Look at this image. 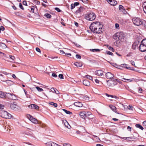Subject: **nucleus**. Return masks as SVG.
<instances>
[{
  "mask_svg": "<svg viewBox=\"0 0 146 146\" xmlns=\"http://www.w3.org/2000/svg\"><path fill=\"white\" fill-rule=\"evenodd\" d=\"M81 1L85 4H88L89 1L88 0H82Z\"/></svg>",
  "mask_w": 146,
  "mask_h": 146,
  "instance_id": "52",
  "label": "nucleus"
},
{
  "mask_svg": "<svg viewBox=\"0 0 146 146\" xmlns=\"http://www.w3.org/2000/svg\"><path fill=\"white\" fill-rule=\"evenodd\" d=\"M74 64L77 67H81L82 66V62H75Z\"/></svg>",
  "mask_w": 146,
  "mask_h": 146,
  "instance_id": "23",
  "label": "nucleus"
},
{
  "mask_svg": "<svg viewBox=\"0 0 146 146\" xmlns=\"http://www.w3.org/2000/svg\"><path fill=\"white\" fill-rule=\"evenodd\" d=\"M36 88L39 92H40L43 91V90L42 88H40L38 86H36Z\"/></svg>",
  "mask_w": 146,
  "mask_h": 146,
  "instance_id": "45",
  "label": "nucleus"
},
{
  "mask_svg": "<svg viewBox=\"0 0 146 146\" xmlns=\"http://www.w3.org/2000/svg\"><path fill=\"white\" fill-rule=\"evenodd\" d=\"M52 143H50V146H61L60 145H59L58 144H57L55 143H54V142H52Z\"/></svg>",
  "mask_w": 146,
  "mask_h": 146,
  "instance_id": "48",
  "label": "nucleus"
},
{
  "mask_svg": "<svg viewBox=\"0 0 146 146\" xmlns=\"http://www.w3.org/2000/svg\"><path fill=\"white\" fill-rule=\"evenodd\" d=\"M109 62L110 63V64L111 65L117 68H119V66L116 63H114L112 62Z\"/></svg>",
  "mask_w": 146,
  "mask_h": 146,
  "instance_id": "36",
  "label": "nucleus"
},
{
  "mask_svg": "<svg viewBox=\"0 0 146 146\" xmlns=\"http://www.w3.org/2000/svg\"><path fill=\"white\" fill-rule=\"evenodd\" d=\"M113 38L115 40L117 39L119 40H124V39L126 37V35L123 31L117 32L113 36Z\"/></svg>",
  "mask_w": 146,
  "mask_h": 146,
  "instance_id": "2",
  "label": "nucleus"
},
{
  "mask_svg": "<svg viewBox=\"0 0 146 146\" xmlns=\"http://www.w3.org/2000/svg\"><path fill=\"white\" fill-rule=\"evenodd\" d=\"M54 9L56 11L58 12H60L62 11L61 10H60L59 8L58 7H55V8Z\"/></svg>",
  "mask_w": 146,
  "mask_h": 146,
  "instance_id": "51",
  "label": "nucleus"
},
{
  "mask_svg": "<svg viewBox=\"0 0 146 146\" xmlns=\"http://www.w3.org/2000/svg\"><path fill=\"white\" fill-rule=\"evenodd\" d=\"M0 46L1 47L2 49L5 48L7 47L6 45L3 42H0Z\"/></svg>",
  "mask_w": 146,
  "mask_h": 146,
  "instance_id": "27",
  "label": "nucleus"
},
{
  "mask_svg": "<svg viewBox=\"0 0 146 146\" xmlns=\"http://www.w3.org/2000/svg\"><path fill=\"white\" fill-rule=\"evenodd\" d=\"M85 18L86 19L89 21H93L96 18L95 14L94 13L91 12L86 15Z\"/></svg>",
  "mask_w": 146,
  "mask_h": 146,
  "instance_id": "5",
  "label": "nucleus"
},
{
  "mask_svg": "<svg viewBox=\"0 0 146 146\" xmlns=\"http://www.w3.org/2000/svg\"><path fill=\"white\" fill-rule=\"evenodd\" d=\"M30 121L35 124H39L40 126L41 125L42 122L38 121L35 118L33 117V118L31 119Z\"/></svg>",
  "mask_w": 146,
  "mask_h": 146,
  "instance_id": "11",
  "label": "nucleus"
},
{
  "mask_svg": "<svg viewBox=\"0 0 146 146\" xmlns=\"http://www.w3.org/2000/svg\"><path fill=\"white\" fill-rule=\"evenodd\" d=\"M122 79L125 80V81L123 80H122V81H123L125 82H128L129 81L130 82H131V81H132V80H131L129 79H125V78H122Z\"/></svg>",
  "mask_w": 146,
  "mask_h": 146,
  "instance_id": "46",
  "label": "nucleus"
},
{
  "mask_svg": "<svg viewBox=\"0 0 146 146\" xmlns=\"http://www.w3.org/2000/svg\"><path fill=\"white\" fill-rule=\"evenodd\" d=\"M90 50L93 52H99L100 51V49H90Z\"/></svg>",
  "mask_w": 146,
  "mask_h": 146,
  "instance_id": "42",
  "label": "nucleus"
},
{
  "mask_svg": "<svg viewBox=\"0 0 146 146\" xmlns=\"http://www.w3.org/2000/svg\"><path fill=\"white\" fill-rule=\"evenodd\" d=\"M119 10L121 11L123 13L125 14L127 13L126 10L122 5H119Z\"/></svg>",
  "mask_w": 146,
  "mask_h": 146,
  "instance_id": "18",
  "label": "nucleus"
},
{
  "mask_svg": "<svg viewBox=\"0 0 146 146\" xmlns=\"http://www.w3.org/2000/svg\"><path fill=\"white\" fill-rule=\"evenodd\" d=\"M139 50L142 52L146 51V38L141 41V44L139 47Z\"/></svg>",
  "mask_w": 146,
  "mask_h": 146,
  "instance_id": "3",
  "label": "nucleus"
},
{
  "mask_svg": "<svg viewBox=\"0 0 146 146\" xmlns=\"http://www.w3.org/2000/svg\"><path fill=\"white\" fill-rule=\"evenodd\" d=\"M103 72L101 70H97L95 71L96 74L98 76H102Z\"/></svg>",
  "mask_w": 146,
  "mask_h": 146,
  "instance_id": "17",
  "label": "nucleus"
},
{
  "mask_svg": "<svg viewBox=\"0 0 146 146\" xmlns=\"http://www.w3.org/2000/svg\"><path fill=\"white\" fill-rule=\"evenodd\" d=\"M89 138H90L89 137L86 136H84L83 141L85 142H87L88 141V139Z\"/></svg>",
  "mask_w": 146,
  "mask_h": 146,
  "instance_id": "38",
  "label": "nucleus"
},
{
  "mask_svg": "<svg viewBox=\"0 0 146 146\" xmlns=\"http://www.w3.org/2000/svg\"><path fill=\"white\" fill-rule=\"evenodd\" d=\"M35 3L37 5H39L40 4V2L39 1L35 0L34 1Z\"/></svg>",
  "mask_w": 146,
  "mask_h": 146,
  "instance_id": "55",
  "label": "nucleus"
},
{
  "mask_svg": "<svg viewBox=\"0 0 146 146\" xmlns=\"http://www.w3.org/2000/svg\"><path fill=\"white\" fill-rule=\"evenodd\" d=\"M133 23L137 26L141 25L143 20L139 18H134L133 19Z\"/></svg>",
  "mask_w": 146,
  "mask_h": 146,
  "instance_id": "6",
  "label": "nucleus"
},
{
  "mask_svg": "<svg viewBox=\"0 0 146 146\" xmlns=\"http://www.w3.org/2000/svg\"><path fill=\"white\" fill-rule=\"evenodd\" d=\"M8 105H9L11 109L15 111H17L18 110V106L14 103H8Z\"/></svg>",
  "mask_w": 146,
  "mask_h": 146,
  "instance_id": "8",
  "label": "nucleus"
},
{
  "mask_svg": "<svg viewBox=\"0 0 146 146\" xmlns=\"http://www.w3.org/2000/svg\"><path fill=\"white\" fill-rule=\"evenodd\" d=\"M122 139L124 140H126L127 141H131V140L129 139H135V138H134L133 137H123L122 138Z\"/></svg>",
  "mask_w": 146,
  "mask_h": 146,
  "instance_id": "29",
  "label": "nucleus"
},
{
  "mask_svg": "<svg viewBox=\"0 0 146 146\" xmlns=\"http://www.w3.org/2000/svg\"><path fill=\"white\" fill-rule=\"evenodd\" d=\"M98 21L92 23L90 25L89 28L91 31L94 33L97 34L102 33H103V31L102 30L100 32L98 31Z\"/></svg>",
  "mask_w": 146,
  "mask_h": 146,
  "instance_id": "1",
  "label": "nucleus"
},
{
  "mask_svg": "<svg viewBox=\"0 0 146 146\" xmlns=\"http://www.w3.org/2000/svg\"><path fill=\"white\" fill-rule=\"evenodd\" d=\"M74 105L78 107H82L83 106V104L81 102H76L74 103Z\"/></svg>",
  "mask_w": 146,
  "mask_h": 146,
  "instance_id": "22",
  "label": "nucleus"
},
{
  "mask_svg": "<svg viewBox=\"0 0 146 146\" xmlns=\"http://www.w3.org/2000/svg\"><path fill=\"white\" fill-rule=\"evenodd\" d=\"M106 52L108 55H111V56L113 55V53L110 51H106Z\"/></svg>",
  "mask_w": 146,
  "mask_h": 146,
  "instance_id": "47",
  "label": "nucleus"
},
{
  "mask_svg": "<svg viewBox=\"0 0 146 146\" xmlns=\"http://www.w3.org/2000/svg\"><path fill=\"white\" fill-rule=\"evenodd\" d=\"M127 107L128 108V109L130 110H133V108L131 106H130L129 105Z\"/></svg>",
  "mask_w": 146,
  "mask_h": 146,
  "instance_id": "58",
  "label": "nucleus"
},
{
  "mask_svg": "<svg viewBox=\"0 0 146 146\" xmlns=\"http://www.w3.org/2000/svg\"><path fill=\"white\" fill-rule=\"evenodd\" d=\"M27 116L30 120H31V119H32L33 117L31 115L29 114H27Z\"/></svg>",
  "mask_w": 146,
  "mask_h": 146,
  "instance_id": "50",
  "label": "nucleus"
},
{
  "mask_svg": "<svg viewBox=\"0 0 146 146\" xmlns=\"http://www.w3.org/2000/svg\"><path fill=\"white\" fill-rule=\"evenodd\" d=\"M36 50L38 52L41 53V50L38 47H36Z\"/></svg>",
  "mask_w": 146,
  "mask_h": 146,
  "instance_id": "59",
  "label": "nucleus"
},
{
  "mask_svg": "<svg viewBox=\"0 0 146 146\" xmlns=\"http://www.w3.org/2000/svg\"><path fill=\"white\" fill-rule=\"evenodd\" d=\"M109 107L110 108V109L114 112H115L117 113L120 114L119 113L117 112V108L114 106H113L112 105H109Z\"/></svg>",
  "mask_w": 146,
  "mask_h": 146,
  "instance_id": "13",
  "label": "nucleus"
},
{
  "mask_svg": "<svg viewBox=\"0 0 146 146\" xmlns=\"http://www.w3.org/2000/svg\"><path fill=\"white\" fill-rule=\"evenodd\" d=\"M56 91L54 88H51L50 90L53 92H54V93H56V94H59V92L56 89Z\"/></svg>",
  "mask_w": 146,
  "mask_h": 146,
  "instance_id": "26",
  "label": "nucleus"
},
{
  "mask_svg": "<svg viewBox=\"0 0 146 146\" xmlns=\"http://www.w3.org/2000/svg\"><path fill=\"white\" fill-rule=\"evenodd\" d=\"M0 79H1V81L3 82L5 81L7 83H9V82L10 81L11 82V81L10 80H6L4 77H3V78H1L0 77Z\"/></svg>",
  "mask_w": 146,
  "mask_h": 146,
  "instance_id": "43",
  "label": "nucleus"
},
{
  "mask_svg": "<svg viewBox=\"0 0 146 146\" xmlns=\"http://www.w3.org/2000/svg\"><path fill=\"white\" fill-rule=\"evenodd\" d=\"M139 43H137V42H134L132 45V48L133 49L135 50V49L136 46L138 45V44H139Z\"/></svg>",
  "mask_w": 146,
  "mask_h": 146,
  "instance_id": "28",
  "label": "nucleus"
},
{
  "mask_svg": "<svg viewBox=\"0 0 146 146\" xmlns=\"http://www.w3.org/2000/svg\"><path fill=\"white\" fill-rule=\"evenodd\" d=\"M28 107L31 109L33 110H38L39 109V107L36 105L35 104H31L28 106Z\"/></svg>",
  "mask_w": 146,
  "mask_h": 146,
  "instance_id": "12",
  "label": "nucleus"
},
{
  "mask_svg": "<svg viewBox=\"0 0 146 146\" xmlns=\"http://www.w3.org/2000/svg\"><path fill=\"white\" fill-rule=\"evenodd\" d=\"M73 4L74 5V6L75 7L76 6L80 4V3L79 2H76L74 3H73Z\"/></svg>",
  "mask_w": 146,
  "mask_h": 146,
  "instance_id": "61",
  "label": "nucleus"
},
{
  "mask_svg": "<svg viewBox=\"0 0 146 146\" xmlns=\"http://www.w3.org/2000/svg\"><path fill=\"white\" fill-rule=\"evenodd\" d=\"M111 82L112 84V86H115L117 84V81L118 80V79H115L114 78H112L111 79Z\"/></svg>",
  "mask_w": 146,
  "mask_h": 146,
  "instance_id": "19",
  "label": "nucleus"
},
{
  "mask_svg": "<svg viewBox=\"0 0 146 146\" xmlns=\"http://www.w3.org/2000/svg\"><path fill=\"white\" fill-rule=\"evenodd\" d=\"M141 37L140 36H138L136 38V40L135 42H137V43H139L140 42H141Z\"/></svg>",
  "mask_w": 146,
  "mask_h": 146,
  "instance_id": "25",
  "label": "nucleus"
},
{
  "mask_svg": "<svg viewBox=\"0 0 146 146\" xmlns=\"http://www.w3.org/2000/svg\"><path fill=\"white\" fill-rule=\"evenodd\" d=\"M19 8L23 10H24V9L23 7V5L21 3H20L19 5Z\"/></svg>",
  "mask_w": 146,
  "mask_h": 146,
  "instance_id": "49",
  "label": "nucleus"
},
{
  "mask_svg": "<svg viewBox=\"0 0 146 146\" xmlns=\"http://www.w3.org/2000/svg\"><path fill=\"white\" fill-rule=\"evenodd\" d=\"M58 77L61 79H64V76L62 74H60L58 75Z\"/></svg>",
  "mask_w": 146,
  "mask_h": 146,
  "instance_id": "53",
  "label": "nucleus"
},
{
  "mask_svg": "<svg viewBox=\"0 0 146 146\" xmlns=\"http://www.w3.org/2000/svg\"><path fill=\"white\" fill-rule=\"evenodd\" d=\"M106 77L107 79L111 80L114 78V75L110 72H108L106 74Z\"/></svg>",
  "mask_w": 146,
  "mask_h": 146,
  "instance_id": "10",
  "label": "nucleus"
},
{
  "mask_svg": "<svg viewBox=\"0 0 146 146\" xmlns=\"http://www.w3.org/2000/svg\"><path fill=\"white\" fill-rule=\"evenodd\" d=\"M0 116L5 119L11 118L12 115L6 111L2 110L0 112Z\"/></svg>",
  "mask_w": 146,
  "mask_h": 146,
  "instance_id": "4",
  "label": "nucleus"
},
{
  "mask_svg": "<svg viewBox=\"0 0 146 146\" xmlns=\"http://www.w3.org/2000/svg\"><path fill=\"white\" fill-rule=\"evenodd\" d=\"M75 7L73 3H72L71 5V10L73 9H74Z\"/></svg>",
  "mask_w": 146,
  "mask_h": 146,
  "instance_id": "63",
  "label": "nucleus"
},
{
  "mask_svg": "<svg viewBox=\"0 0 146 146\" xmlns=\"http://www.w3.org/2000/svg\"><path fill=\"white\" fill-rule=\"evenodd\" d=\"M106 46L108 47V48L109 49V50H110L112 52H114V49L113 47H111V46H110L108 44H107Z\"/></svg>",
  "mask_w": 146,
  "mask_h": 146,
  "instance_id": "33",
  "label": "nucleus"
},
{
  "mask_svg": "<svg viewBox=\"0 0 146 146\" xmlns=\"http://www.w3.org/2000/svg\"><path fill=\"white\" fill-rule=\"evenodd\" d=\"M128 66V65L126 64H121V65L119 66V68L120 69H122L123 68H125L128 69L129 68L128 66Z\"/></svg>",
  "mask_w": 146,
  "mask_h": 146,
  "instance_id": "20",
  "label": "nucleus"
},
{
  "mask_svg": "<svg viewBox=\"0 0 146 146\" xmlns=\"http://www.w3.org/2000/svg\"><path fill=\"white\" fill-rule=\"evenodd\" d=\"M144 12L146 14V1L144 2L143 5Z\"/></svg>",
  "mask_w": 146,
  "mask_h": 146,
  "instance_id": "37",
  "label": "nucleus"
},
{
  "mask_svg": "<svg viewBox=\"0 0 146 146\" xmlns=\"http://www.w3.org/2000/svg\"><path fill=\"white\" fill-rule=\"evenodd\" d=\"M63 146H71V145L69 143H64Z\"/></svg>",
  "mask_w": 146,
  "mask_h": 146,
  "instance_id": "64",
  "label": "nucleus"
},
{
  "mask_svg": "<svg viewBox=\"0 0 146 146\" xmlns=\"http://www.w3.org/2000/svg\"><path fill=\"white\" fill-rule=\"evenodd\" d=\"M138 92L139 93H141L142 92V90L141 88H139Z\"/></svg>",
  "mask_w": 146,
  "mask_h": 146,
  "instance_id": "60",
  "label": "nucleus"
},
{
  "mask_svg": "<svg viewBox=\"0 0 146 146\" xmlns=\"http://www.w3.org/2000/svg\"><path fill=\"white\" fill-rule=\"evenodd\" d=\"M23 4L25 6H27V1L26 0L24 1L23 2Z\"/></svg>",
  "mask_w": 146,
  "mask_h": 146,
  "instance_id": "62",
  "label": "nucleus"
},
{
  "mask_svg": "<svg viewBox=\"0 0 146 146\" xmlns=\"http://www.w3.org/2000/svg\"><path fill=\"white\" fill-rule=\"evenodd\" d=\"M62 110L67 114L70 115L72 114V113L69 111L65 109H62Z\"/></svg>",
  "mask_w": 146,
  "mask_h": 146,
  "instance_id": "39",
  "label": "nucleus"
},
{
  "mask_svg": "<svg viewBox=\"0 0 146 146\" xmlns=\"http://www.w3.org/2000/svg\"><path fill=\"white\" fill-rule=\"evenodd\" d=\"M141 25H142V26L146 30V21L144 20L143 21Z\"/></svg>",
  "mask_w": 146,
  "mask_h": 146,
  "instance_id": "34",
  "label": "nucleus"
},
{
  "mask_svg": "<svg viewBox=\"0 0 146 146\" xmlns=\"http://www.w3.org/2000/svg\"><path fill=\"white\" fill-rule=\"evenodd\" d=\"M85 111H80L79 113V114L81 118L85 119L86 117Z\"/></svg>",
  "mask_w": 146,
  "mask_h": 146,
  "instance_id": "15",
  "label": "nucleus"
},
{
  "mask_svg": "<svg viewBox=\"0 0 146 146\" xmlns=\"http://www.w3.org/2000/svg\"><path fill=\"white\" fill-rule=\"evenodd\" d=\"M82 83L85 86H90V82L87 80L86 79L83 80Z\"/></svg>",
  "mask_w": 146,
  "mask_h": 146,
  "instance_id": "16",
  "label": "nucleus"
},
{
  "mask_svg": "<svg viewBox=\"0 0 146 146\" xmlns=\"http://www.w3.org/2000/svg\"><path fill=\"white\" fill-rule=\"evenodd\" d=\"M111 2H111L110 3H109L111 5L115 6L117 4V1L115 0H113Z\"/></svg>",
  "mask_w": 146,
  "mask_h": 146,
  "instance_id": "31",
  "label": "nucleus"
},
{
  "mask_svg": "<svg viewBox=\"0 0 146 146\" xmlns=\"http://www.w3.org/2000/svg\"><path fill=\"white\" fill-rule=\"evenodd\" d=\"M35 16L37 19H39L40 17V15H39L38 12H36L34 13Z\"/></svg>",
  "mask_w": 146,
  "mask_h": 146,
  "instance_id": "44",
  "label": "nucleus"
},
{
  "mask_svg": "<svg viewBox=\"0 0 146 146\" xmlns=\"http://www.w3.org/2000/svg\"><path fill=\"white\" fill-rule=\"evenodd\" d=\"M84 77V78L89 79L91 80H92L93 77L92 76L89 75H86Z\"/></svg>",
  "mask_w": 146,
  "mask_h": 146,
  "instance_id": "32",
  "label": "nucleus"
},
{
  "mask_svg": "<svg viewBox=\"0 0 146 146\" xmlns=\"http://www.w3.org/2000/svg\"><path fill=\"white\" fill-rule=\"evenodd\" d=\"M76 56L77 59H80L81 58V56L79 54H76Z\"/></svg>",
  "mask_w": 146,
  "mask_h": 146,
  "instance_id": "56",
  "label": "nucleus"
},
{
  "mask_svg": "<svg viewBox=\"0 0 146 146\" xmlns=\"http://www.w3.org/2000/svg\"><path fill=\"white\" fill-rule=\"evenodd\" d=\"M115 27L116 29H119V25L117 23H116L115 24Z\"/></svg>",
  "mask_w": 146,
  "mask_h": 146,
  "instance_id": "57",
  "label": "nucleus"
},
{
  "mask_svg": "<svg viewBox=\"0 0 146 146\" xmlns=\"http://www.w3.org/2000/svg\"><path fill=\"white\" fill-rule=\"evenodd\" d=\"M6 94H7L6 98H7L8 99H9L11 100H16L17 97L15 95L13 94L9 93H7Z\"/></svg>",
  "mask_w": 146,
  "mask_h": 146,
  "instance_id": "7",
  "label": "nucleus"
},
{
  "mask_svg": "<svg viewBox=\"0 0 146 146\" xmlns=\"http://www.w3.org/2000/svg\"><path fill=\"white\" fill-rule=\"evenodd\" d=\"M48 103L49 104L51 105L54 106V107L56 108L57 107L58 105L56 103H54L53 102H49Z\"/></svg>",
  "mask_w": 146,
  "mask_h": 146,
  "instance_id": "35",
  "label": "nucleus"
},
{
  "mask_svg": "<svg viewBox=\"0 0 146 146\" xmlns=\"http://www.w3.org/2000/svg\"><path fill=\"white\" fill-rule=\"evenodd\" d=\"M135 127H137L139 128L141 130H143L144 128L142 126V125H141L140 124H137L135 125Z\"/></svg>",
  "mask_w": 146,
  "mask_h": 146,
  "instance_id": "30",
  "label": "nucleus"
},
{
  "mask_svg": "<svg viewBox=\"0 0 146 146\" xmlns=\"http://www.w3.org/2000/svg\"><path fill=\"white\" fill-rule=\"evenodd\" d=\"M73 43L77 47L80 48L82 47L80 45L74 42H73Z\"/></svg>",
  "mask_w": 146,
  "mask_h": 146,
  "instance_id": "54",
  "label": "nucleus"
},
{
  "mask_svg": "<svg viewBox=\"0 0 146 146\" xmlns=\"http://www.w3.org/2000/svg\"><path fill=\"white\" fill-rule=\"evenodd\" d=\"M103 26V25L100 22H98V27H99V28L98 29V31H101L102 30ZM102 31H103L104 30H103Z\"/></svg>",
  "mask_w": 146,
  "mask_h": 146,
  "instance_id": "21",
  "label": "nucleus"
},
{
  "mask_svg": "<svg viewBox=\"0 0 146 146\" xmlns=\"http://www.w3.org/2000/svg\"><path fill=\"white\" fill-rule=\"evenodd\" d=\"M106 82H107V84L109 86H112V82H111V80H107Z\"/></svg>",
  "mask_w": 146,
  "mask_h": 146,
  "instance_id": "41",
  "label": "nucleus"
},
{
  "mask_svg": "<svg viewBox=\"0 0 146 146\" xmlns=\"http://www.w3.org/2000/svg\"><path fill=\"white\" fill-rule=\"evenodd\" d=\"M85 9V8L84 7H80V8L77 10L75 12V14L76 15L78 14L79 13H80L82 12Z\"/></svg>",
  "mask_w": 146,
  "mask_h": 146,
  "instance_id": "14",
  "label": "nucleus"
},
{
  "mask_svg": "<svg viewBox=\"0 0 146 146\" xmlns=\"http://www.w3.org/2000/svg\"><path fill=\"white\" fill-rule=\"evenodd\" d=\"M44 16L48 19H50L52 17V16L49 14L48 13H45Z\"/></svg>",
  "mask_w": 146,
  "mask_h": 146,
  "instance_id": "40",
  "label": "nucleus"
},
{
  "mask_svg": "<svg viewBox=\"0 0 146 146\" xmlns=\"http://www.w3.org/2000/svg\"><path fill=\"white\" fill-rule=\"evenodd\" d=\"M86 117H88V119H91L93 120L95 118L93 117L94 115H92L90 111H85Z\"/></svg>",
  "mask_w": 146,
  "mask_h": 146,
  "instance_id": "9",
  "label": "nucleus"
},
{
  "mask_svg": "<svg viewBox=\"0 0 146 146\" xmlns=\"http://www.w3.org/2000/svg\"><path fill=\"white\" fill-rule=\"evenodd\" d=\"M6 93L3 92L2 91H0V97L3 98H6Z\"/></svg>",
  "mask_w": 146,
  "mask_h": 146,
  "instance_id": "24",
  "label": "nucleus"
}]
</instances>
